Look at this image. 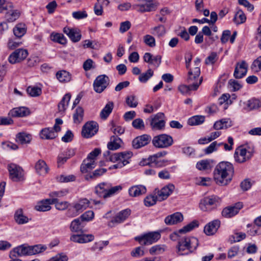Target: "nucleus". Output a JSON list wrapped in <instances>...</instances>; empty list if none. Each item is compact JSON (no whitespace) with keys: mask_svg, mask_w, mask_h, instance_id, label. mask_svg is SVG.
I'll list each match as a JSON object with an SVG mask.
<instances>
[{"mask_svg":"<svg viewBox=\"0 0 261 261\" xmlns=\"http://www.w3.org/2000/svg\"><path fill=\"white\" fill-rule=\"evenodd\" d=\"M234 174L233 165L228 162H221L215 167L214 179L219 186H226L232 180Z\"/></svg>","mask_w":261,"mask_h":261,"instance_id":"1","label":"nucleus"},{"mask_svg":"<svg viewBox=\"0 0 261 261\" xmlns=\"http://www.w3.org/2000/svg\"><path fill=\"white\" fill-rule=\"evenodd\" d=\"M200 74V69L198 67L190 69L187 78L188 85H180V93L188 94L191 91L196 90L202 82V77H199Z\"/></svg>","mask_w":261,"mask_h":261,"instance_id":"2","label":"nucleus"},{"mask_svg":"<svg viewBox=\"0 0 261 261\" xmlns=\"http://www.w3.org/2000/svg\"><path fill=\"white\" fill-rule=\"evenodd\" d=\"M122 189L120 185L112 187L110 183L101 182L95 187V193L99 197L106 199L118 193Z\"/></svg>","mask_w":261,"mask_h":261,"instance_id":"3","label":"nucleus"},{"mask_svg":"<svg viewBox=\"0 0 261 261\" xmlns=\"http://www.w3.org/2000/svg\"><path fill=\"white\" fill-rule=\"evenodd\" d=\"M90 201L87 198H81L74 202L67 211L66 215L69 218H73L78 216L84 211L89 207Z\"/></svg>","mask_w":261,"mask_h":261,"instance_id":"4","label":"nucleus"},{"mask_svg":"<svg viewBox=\"0 0 261 261\" xmlns=\"http://www.w3.org/2000/svg\"><path fill=\"white\" fill-rule=\"evenodd\" d=\"M198 246V240L195 237H186L180 240V252L185 251L184 253L180 252L181 255L189 254L195 251Z\"/></svg>","mask_w":261,"mask_h":261,"instance_id":"5","label":"nucleus"},{"mask_svg":"<svg viewBox=\"0 0 261 261\" xmlns=\"http://www.w3.org/2000/svg\"><path fill=\"white\" fill-rule=\"evenodd\" d=\"M253 154L252 149L248 147L241 146L236 148L234 153V158L236 162L243 163L249 160Z\"/></svg>","mask_w":261,"mask_h":261,"instance_id":"6","label":"nucleus"},{"mask_svg":"<svg viewBox=\"0 0 261 261\" xmlns=\"http://www.w3.org/2000/svg\"><path fill=\"white\" fill-rule=\"evenodd\" d=\"M173 142L172 137L165 134L157 135L152 140L153 146L159 148L168 147L172 145Z\"/></svg>","mask_w":261,"mask_h":261,"instance_id":"7","label":"nucleus"},{"mask_svg":"<svg viewBox=\"0 0 261 261\" xmlns=\"http://www.w3.org/2000/svg\"><path fill=\"white\" fill-rule=\"evenodd\" d=\"M159 3L153 0H141L140 3L135 5L133 7L137 11L144 13L155 11Z\"/></svg>","mask_w":261,"mask_h":261,"instance_id":"8","label":"nucleus"},{"mask_svg":"<svg viewBox=\"0 0 261 261\" xmlns=\"http://www.w3.org/2000/svg\"><path fill=\"white\" fill-rule=\"evenodd\" d=\"M160 238L161 234L159 232L153 231L136 237L135 239L142 245H148L156 242Z\"/></svg>","mask_w":261,"mask_h":261,"instance_id":"9","label":"nucleus"},{"mask_svg":"<svg viewBox=\"0 0 261 261\" xmlns=\"http://www.w3.org/2000/svg\"><path fill=\"white\" fill-rule=\"evenodd\" d=\"M220 199L217 196L212 195L204 197L199 204L200 208L203 211H210L213 207L217 206L220 202Z\"/></svg>","mask_w":261,"mask_h":261,"instance_id":"10","label":"nucleus"},{"mask_svg":"<svg viewBox=\"0 0 261 261\" xmlns=\"http://www.w3.org/2000/svg\"><path fill=\"white\" fill-rule=\"evenodd\" d=\"M108 157L106 160L112 162H124V164L129 163L128 160L132 157L133 154L130 151H124L110 154V152H107Z\"/></svg>","mask_w":261,"mask_h":261,"instance_id":"11","label":"nucleus"},{"mask_svg":"<svg viewBox=\"0 0 261 261\" xmlns=\"http://www.w3.org/2000/svg\"><path fill=\"white\" fill-rule=\"evenodd\" d=\"M164 114L161 112L151 116L148 119L150 125L152 130H161L165 127V121L164 119Z\"/></svg>","mask_w":261,"mask_h":261,"instance_id":"12","label":"nucleus"},{"mask_svg":"<svg viewBox=\"0 0 261 261\" xmlns=\"http://www.w3.org/2000/svg\"><path fill=\"white\" fill-rule=\"evenodd\" d=\"M10 178L13 181H20L23 180V170L21 167L15 164H10L8 166Z\"/></svg>","mask_w":261,"mask_h":261,"instance_id":"13","label":"nucleus"},{"mask_svg":"<svg viewBox=\"0 0 261 261\" xmlns=\"http://www.w3.org/2000/svg\"><path fill=\"white\" fill-rule=\"evenodd\" d=\"M175 189L173 184H168L161 189H155L154 195L157 196L158 201H162L166 200L172 194Z\"/></svg>","mask_w":261,"mask_h":261,"instance_id":"14","label":"nucleus"},{"mask_svg":"<svg viewBox=\"0 0 261 261\" xmlns=\"http://www.w3.org/2000/svg\"><path fill=\"white\" fill-rule=\"evenodd\" d=\"M98 130V125L95 121L88 122L83 126L82 135L83 137L89 138L94 136Z\"/></svg>","mask_w":261,"mask_h":261,"instance_id":"15","label":"nucleus"},{"mask_svg":"<svg viewBox=\"0 0 261 261\" xmlns=\"http://www.w3.org/2000/svg\"><path fill=\"white\" fill-rule=\"evenodd\" d=\"M109 78L106 75L102 74L98 76L93 83L94 91L97 93H101L109 85Z\"/></svg>","mask_w":261,"mask_h":261,"instance_id":"16","label":"nucleus"},{"mask_svg":"<svg viewBox=\"0 0 261 261\" xmlns=\"http://www.w3.org/2000/svg\"><path fill=\"white\" fill-rule=\"evenodd\" d=\"M28 55V51L25 49H16L9 56V61L11 64H15L25 59Z\"/></svg>","mask_w":261,"mask_h":261,"instance_id":"17","label":"nucleus"},{"mask_svg":"<svg viewBox=\"0 0 261 261\" xmlns=\"http://www.w3.org/2000/svg\"><path fill=\"white\" fill-rule=\"evenodd\" d=\"M151 140L150 136L144 134L135 138L132 141V146L134 149H139L148 144Z\"/></svg>","mask_w":261,"mask_h":261,"instance_id":"18","label":"nucleus"},{"mask_svg":"<svg viewBox=\"0 0 261 261\" xmlns=\"http://www.w3.org/2000/svg\"><path fill=\"white\" fill-rule=\"evenodd\" d=\"M130 210L125 209L119 212L114 218L109 222L108 226L114 227L116 224H119L125 221L130 215Z\"/></svg>","mask_w":261,"mask_h":261,"instance_id":"19","label":"nucleus"},{"mask_svg":"<svg viewBox=\"0 0 261 261\" xmlns=\"http://www.w3.org/2000/svg\"><path fill=\"white\" fill-rule=\"evenodd\" d=\"M242 202H237L234 205L224 208L222 211V215L225 218H231L237 215L243 207Z\"/></svg>","mask_w":261,"mask_h":261,"instance_id":"20","label":"nucleus"},{"mask_svg":"<svg viewBox=\"0 0 261 261\" xmlns=\"http://www.w3.org/2000/svg\"><path fill=\"white\" fill-rule=\"evenodd\" d=\"M63 32L73 42H79L81 39L80 31L77 28L66 27L64 28Z\"/></svg>","mask_w":261,"mask_h":261,"instance_id":"21","label":"nucleus"},{"mask_svg":"<svg viewBox=\"0 0 261 261\" xmlns=\"http://www.w3.org/2000/svg\"><path fill=\"white\" fill-rule=\"evenodd\" d=\"M9 255L11 258L18 256L29 255V246L22 245L14 248L10 252Z\"/></svg>","mask_w":261,"mask_h":261,"instance_id":"22","label":"nucleus"},{"mask_svg":"<svg viewBox=\"0 0 261 261\" xmlns=\"http://www.w3.org/2000/svg\"><path fill=\"white\" fill-rule=\"evenodd\" d=\"M248 65L244 61L237 63L233 75L236 79H241L244 77L247 72Z\"/></svg>","mask_w":261,"mask_h":261,"instance_id":"23","label":"nucleus"},{"mask_svg":"<svg viewBox=\"0 0 261 261\" xmlns=\"http://www.w3.org/2000/svg\"><path fill=\"white\" fill-rule=\"evenodd\" d=\"M220 226V221L218 219L214 220L205 226L204 232L206 235H213L217 232Z\"/></svg>","mask_w":261,"mask_h":261,"instance_id":"24","label":"nucleus"},{"mask_svg":"<svg viewBox=\"0 0 261 261\" xmlns=\"http://www.w3.org/2000/svg\"><path fill=\"white\" fill-rule=\"evenodd\" d=\"M14 219L15 222L18 225L27 224L31 219L24 215L22 208H18L15 211Z\"/></svg>","mask_w":261,"mask_h":261,"instance_id":"25","label":"nucleus"},{"mask_svg":"<svg viewBox=\"0 0 261 261\" xmlns=\"http://www.w3.org/2000/svg\"><path fill=\"white\" fill-rule=\"evenodd\" d=\"M53 199H46L39 201L35 207V209L39 212H46L49 211L53 204Z\"/></svg>","mask_w":261,"mask_h":261,"instance_id":"26","label":"nucleus"},{"mask_svg":"<svg viewBox=\"0 0 261 261\" xmlns=\"http://www.w3.org/2000/svg\"><path fill=\"white\" fill-rule=\"evenodd\" d=\"M128 192L130 196L137 197L145 194L146 192V188L143 185L134 186L129 189Z\"/></svg>","mask_w":261,"mask_h":261,"instance_id":"27","label":"nucleus"},{"mask_svg":"<svg viewBox=\"0 0 261 261\" xmlns=\"http://www.w3.org/2000/svg\"><path fill=\"white\" fill-rule=\"evenodd\" d=\"M35 168L36 172L40 175H45L49 170L45 162L42 160H39L37 162Z\"/></svg>","mask_w":261,"mask_h":261,"instance_id":"28","label":"nucleus"},{"mask_svg":"<svg viewBox=\"0 0 261 261\" xmlns=\"http://www.w3.org/2000/svg\"><path fill=\"white\" fill-rule=\"evenodd\" d=\"M57 133L54 128H45L41 130L40 136L43 139H53L57 136Z\"/></svg>","mask_w":261,"mask_h":261,"instance_id":"29","label":"nucleus"},{"mask_svg":"<svg viewBox=\"0 0 261 261\" xmlns=\"http://www.w3.org/2000/svg\"><path fill=\"white\" fill-rule=\"evenodd\" d=\"M96 163L95 160L87 158L81 165V171L83 173H86L95 168Z\"/></svg>","mask_w":261,"mask_h":261,"instance_id":"30","label":"nucleus"},{"mask_svg":"<svg viewBox=\"0 0 261 261\" xmlns=\"http://www.w3.org/2000/svg\"><path fill=\"white\" fill-rule=\"evenodd\" d=\"M29 114V110L25 107L14 108L9 112V115L12 117H22L28 115Z\"/></svg>","mask_w":261,"mask_h":261,"instance_id":"31","label":"nucleus"},{"mask_svg":"<svg viewBox=\"0 0 261 261\" xmlns=\"http://www.w3.org/2000/svg\"><path fill=\"white\" fill-rule=\"evenodd\" d=\"M97 1L94 7V11L96 15L100 16L103 13V7L108 6L110 1L109 0H97Z\"/></svg>","mask_w":261,"mask_h":261,"instance_id":"32","label":"nucleus"},{"mask_svg":"<svg viewBox=\"0 0 261 261\" xmlns=\"http://www.w3.org/2000/svg\"><path fill=\"white\" fill-rule=\"evenodd\" d=\"M53 204H54L57 210L59 211L67 210L71 206V204L66 201H60L57 198H54L52 200Z\"/></svg>","mask_w":261,"mask_h":261,"instance_id":"33","label":"nucleus"},{"mask_svg":"<svg viewBox=\"0 0 261 261\" xmlns=\"http://www.w3.org/2000/svg\"><path fill=\"white\" fill-rule=\"evenodd\" d=\"M31 139V135L24 132L18 133L16 137V141L21 144L30 143Z\"/></svg>","mask_w":261,"mask_h":261,"instance_id":"34","label":"nucleus"},{"mask_svg":"<svg viewBox=\"0 0 261 261\" xmlns=\"http://www.w3.org/2000/svg\"><path fill=\"white\" fill-rule=\"evenodd\" d=\"M121 140L117 136H113L111 137L110 142L108 144V148L110 150H116L120 148Z\"/></svg>","mask_w":261,"mask_h":261,"instance_id":"35","label":"nucleus"},{"mask_svg":"<svg viewBox=\"0 0 261 261\" xmlns=\"http://www.w3.org/2000/svg\"><path fill=\"white\" fill-rule=\"evenodd\" d=\"M50 39L51 41L62 45H65L67 43L66 38L61 33L53 32L50 35Z\"/></svg>","mask_w":261,"mask_h":261,"instance_id":"36","label":"nucleus"},{"mask_svg":"<svg viewBox=\"0 0 261 261\" xmlns=\"http://www.w3.org/2000/svg\"><path fill=\"white\" fill-rule=\"evenodd\" d=\"M213 166V162L209 160H201L197 163L196 168L199 170L208 171Z\"/></svg>","mask_w":261,"mask_h":261,"instance_id":"37","label":"nucleus"},{"mask_svg":"<svg viewBox=\"0 0 261 261\" xmlns=\"http://www.w3.org/2000/svg\"><path fill=\"white\" fill-rule=\"evenodd\" d=\"M166 224L172 225L179 222V213L176 212L167 216L164 220Z\"/></svg>","mask_w":261,"mask_h":261,"instance_id":"38","label":"nucleus"},{"mask_svg":"<svg viewBox=\"0 0 261 261\" xmlns=\"http://www.w3.org/2000/svg\"><path fill=\"white\" fill-rule=\"evenodd\" d=\"M113 108V102L111 101L109 102L101 110L100 113V118L102 119H106L111 113Z\"/></svg>","mask_w":261,"mask_h":261,"instance_id":"39","label":"nucleus"},{"mask_svg":"<svg viewBox=\"0 0 261 261\" xmlns=\"http://www.w3.org/2000/svg\"><path fill=\"white\" fill-rule=\"evenodd\" d=\"M70 98L71 95L69 93H67L63 96L61 101L58 104V109L59 112H64L65 111L68 105Z\"/></svg>","mask_w":261,"mask_h":261,"instance_id":"40","label":"nucleus"},{"mask_svg":"<svg viewBox=\"0 0 261 261\" xmlns=\"http://www.w3.org/2000/svg\"><path fill=\"white\" fill-rule=\"evenodd\" d=\"M27 32V27L23 23L17 24L13 29L14 35L17 38L22 37Z\"/></svg>","mask_w":261,"mask_h":261,"instance_id":"41","label":"nucleus"},{"mask_svg":"<svg viewBox=\"0 0 261 261\" xmlns=\"http://www.w3.org/2000/svg\"><path fill=\"white\" fill-rule=\"evenodd\" d=\"M56 77L62 83H67L71 79V74L65 70H61L57 72Z\"/></svg>","mask_w":261,"mask_h":261,"instance_id":"42","label":"nucleus"},{"mask_svg":"<svg viewBox=\"0 0 261 261\" xmlns=\"http://www.w3.org/2000/svg\"><path fill=\"white\" fill-rule=\"evenodd\" d=\"M261 106V102L257 99L252 98L249 100L246 103L245 109L247 111H251L259 108Z\"/></svg>","mask_w":261,"mask_h":261,"instance_id":"43","label":"nucleus"},{"mask_svg":"<svg viewBox=\"0 0 261 261\" xmlns=\"http://www.w3.org/2000/svg\"><path fill=\"white\" fill-rule=\"evenodd\" d=\"M84 110L81 107H78L73 115V122L75 123L79 124L83 120Z\"/></svg>","mask_w":261,"mask_h":261,"instance_id":"44","label":"nucleus"},{"mask_svg":"<svg viewBox=\"0 0 261 261\" xmlns=\"http://www.w3.org/2000/svg\"><path fill=\"white\" fill-rule=\"evenodd\" d=\"M106 171L107 169L104 168L96 169L92 173L86 174L85 178L87 180L94 179L103 174Z\"/></svg>","mask_w":261,"mask_h":261,"instance_id":"45","label":"nucleus"},{"mask_svg":"<svg viewBox=\"0 0 261 261\" xmlns=\"http://www.w3.org/2000/svg\"><path fill=\"white\" fill-rule=\"evenodd\" d=\"M205 117L202 115L194 116L188 119V124L190 125H198L204 122Z\"/></svg>","mask_w":261,"mask_h":261,"instance_id":"46","label":"nucleus"},{"mask_svg":"<svg viewBox=\"0 0 261 261\" xmlns=\"http://www.w3.org/2000/svg\"><path fill=\"white\" fill-rule=\"evenodd\" d=\"M46 249V247L40 244L32 246H29V255L40 253L45 251Z\"/></svg>","mask_w":261,"mask_h":261,"instance_id":"47","label":"nucleus"},{"mask_svg":"<svg viewBox=\"0 0 261 261\" xmlns=\"http://www.w3.org/2000/svg\"><path fill=\"white\" fill-rule=\"evenodd\" d=\"M83 227L82 226L81 220L79 218L74 219L70 223V229L72 232H81Z\"/></svg>","mask_w":261,"mask_h":261,"instance_id":"48","label":"nucleus"},{"mask_svg":"<svg viewBox=\"0 0 261 261\" xmlns=\"http://www.w3.org/2000/svg\"><path fill=\"white\" fill-rule=\"evenodd\" d=\"M20 13L17 10H11L8 11L5 15V18L8 22H13L17 19Z\"/></svg>","mask_w":261,"mask_h":261,"instance_id":"49","label":"nucleus"},{"mask_svg":"<svg viewBox=\"0 0 261 261\" xmlns=\"http://www.w3.org/2000/svg\"><path fill=\"white\" fill-rule=\"evenodd\" d=\"M199 224V222L197 220H194L181 228L180 233H186L189 232L194 229L195 228L198 227Z\"/></svg>","mask_w":261,"mask_h":261,"instance_id":"50","label":"nucleus"},{"mask_svg":"<svg viewBox=\"0 0 261 261\" xmlns=\"http://www.w3.org/2000/svg\"><path fill=\"white\" fill-rule=\"evenodd\" d=\"M151 33L158 37L164 36L166 33V30L162 25H159L157 27H153L151 29Z\"/></svg>","mask_w":261,"mask_h":261,"instance_id":"51","label":"nucleus"},{"mask_svg":"<svg viewBox=\"0 0 261 261\" xmlns=\"http://www.w3.org/2000/svg\"><path fill=\"white\" fill-rule=\"evenodd\" d=\"M246 20L245 14L242 10H239L235 14L233 21L237 24L244 23Z\"/></svg>","mask_w":261,"mask_h":261,"instance_id":"52","label":"nucleus"},{"mask_svg":"<svg viewBox=\"0 0 261 261\" xmlns=\"http://www.w3.org/2000/svg\"><path fill=\"white\" fill-rule=\"evenodd\" d=\"M27 93L32 97H37L41 95L42 90L36 86H29L27 89Z\"/></svg>","mask_w":261,"mask_h":261,"instance_id":"53","label":"nucleus"},{"mask_svg":"<svg viewBox=\"0 0 261 261\" xmlns=\"http://www.w3.org/2000/svg\"><path fill=\"white\" fill-rule=\"evenodd\" d=\"M153 71L149 68L146 72L140 74L139 77V80L141 83H146L153 75Z\"/></svg>","mask_w":261,"mask_h":261,"instance_id":"54","label":"nucleus"},{"mask_svg":"<svg viewBox=\"0 0 261 261\" xmlns=\"http://www.w3.org/2000/svg\"><path fill=\"white\" fill-rule=\"evenodd\" d=\"M246 234L244 232H237L231 235L229 241L231 243L240 242L246 238Z\"/></svg>","mask_w":261,"mask_h":261,"instance_id":"55","label":"nucleus"},{"mask_svg":"<svg viewBox=\"0 0 261 261\" xmlns=\"http://www.w3.org/2000/svg\"><path fill=\"white\" fill-rule=\"evenodd\" d=\"M158 200L155 195H149L147 196L144 200V204L146 206H151L155 204Z\"/></svg>","mask_w":261,"mask_h":261,"instance_id":"56","label":"nucleus"},{"mask_svg":"<svg viewBox=\"0 0 261 261\" xmlns=\"http://www.w3.org/2000/svg\"><path fill=\"white\" fill-rule=\"evenodd\" d=\"M68 193L67 190H62L58 191H53L49 194L50 199L57 198V197H63L66 196Z\"/></svg>","mask_w":261,"mask_h":261,"instance_id":"57","label":"nucleus"},{"mask_svg":"<svg viewBox=\"0 0 261 261\" xmlns=\"http://www.w3.org/2000/svg\"><path fill=\"white\" fill-rule=\"evenodd\" d=\"M111 124L112 125L111 130L117 136L124 133L125 130L123 127L119 125H116L113 121L111 122Z\"/></svg>","mask_w":261,"mask_h":261,"instance_id":"58","label":"nucleus"},{"mask_svg":"<svg viewBox=\"0 0 261 261\" xmlns=\"http://www.w3.org/2000/svg\"><path fill=\"white\" fill-rule=\"evenodd\" d=\"M94 217V213L92 211H87L83 214L80 218L83 221H90L93 220Z\"/></svg>","mask_w":261,"mask_h":261,"instance_id":"59","label":"nucleus"},{"mask_svg":"<svg viewBox=\"0 0 261 261\" xmlns=\"http://www.w3.org/2000/svg\"><path fill=\"white\" fill-rule=\"evenodd\" d=\"M218 59L217 54L215 53H212L205 60V64L206 65H213Z\"/></svg>","mask_w":261,"mask_h":261,"instance_id":"60","label":"nucleus"},{"mask_svg":"<svg viewBox=\"0 0 261 261\" xmlns=\"http://www.w3.org/2000/svg\"><path fill=\"white\" fill-rule=\"evenodd\" d=\"M133 126L137 129L143 130L145 128V125L143 120L141 118H137L132 122Z\"/></svg>","mask_w":261,"mask_h":261,"instance_id":"61","label":"nucleus"},{"mask_svg":"<svg viewBox=\"0 0 261 261\" xmlns=\"http://www.w3.org/2000/svg\"><path fill=\"white\" fill-rule=\"evenodd\" d=\"M126 103L130 108H136L138 105V101L135 96L130 95L126 98Z\"/></svg>","mask_w":261,"mask_h":261,"instance_id":"62","label":"nucleus"},{"mask_svg":"<svg viewBox=\"0 0 261 261\" xmlns=\"http://www.w3.org/2000/svg\"><path fill=\"white\" fill-rule=\"evenodd\" d=\"M144 43L148 46L153 47L155 46L154 38L150 35H146L143 37Z\"/></svg>","mask_w":261,"mask_h":261,"instance_id":"63","label":"nucleus"},{"mask_svg":"<svg viewBox=\"0 0 261 261\" xmlns=\"http://www.w3.org/2000/svg\"><path fill=\"white\" fill-rule=\"evenodd\" d=\"M251 68L255 72L261 71V56L253 61Z\"/></svg>","mask_w":261,"mask_h":261,"instance_id":"64","label":"nucleus"}]
</instances>
